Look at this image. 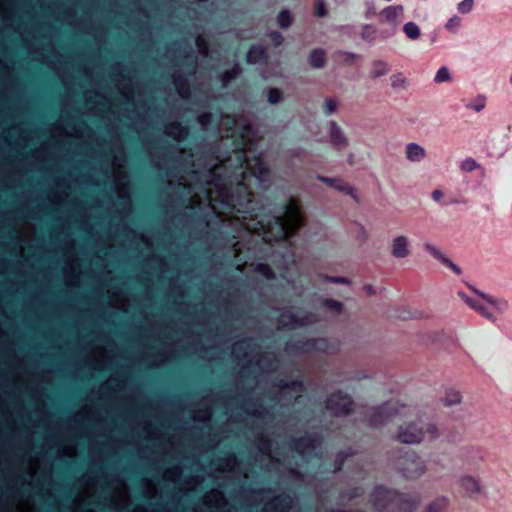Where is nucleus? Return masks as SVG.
<instances>
[{
    "label": "nucleus",
    "instance_id": "1",
    "mask_svg": "<svg viewBox=\"0 0 512 512\" xmlns=\"http://www.w3.org/2000/svg\"><path fill=\"white\" fill-rule=\"evenodd\" d=\"M256 129L250 123L241 126L232 155L209 169L206 199L221 223H228L238 233L247 231L262 236L266 243L286 241L305 225L306 216L299 199L291 196L282 215L275 222H263L254 213L256 203L251 180L265 182L270 171L261 156L249 158L258 142Z\"/></svg>",
    "mask_w": 512,
    "mask_h": 512
},
{
    "label": "nucleus",
    "instance_id": "2",
    "mask_svg": "<svg viewBox=\"0 0 512 512\" xmlns=\"http://www.w3.org/2000/svg\"><path fill=\"white\" fill-rule=\"evenodd\" d=\"M232 355L242 364V370L271 373L278 369L279 359L273 352H262L251 338H243L233 343Z\"/></svg>",
    "mask_w": 512,
    "mask_h": 512
},
{
    "label": "nucleus",
    "instance_id": "3",
    "mask_svg": "<svg viewBox=\"0 0 512 512\" xmlns=\"http://www.w3.org/2000/svg\"><path fill=\"white\" fill-rule=\"evenodd\" d=\"M370 501L377 512H412L419 504V499L408 498L382 486L375 487Z\"/></svg>",
    "mask_w": 512,
    "mask_h": 512
},
{
    "label": "nucleus",
    "instance_id": "4",
    "mask_svg": "<svg viewBox=\"0 0 512 512\" xmlns=\"http://www.w3.org/2000/svg\"><path fill=\"white\" fill-rule=\"evenodd\" d=\"M481 299L467 298L466 303L487 318H492L495 312L500 311L504 306L505 302L499 301L496 298L479 294Z\"/></svg>",
    "mask_w": 512,
    "mask_h": 512
},
{
    "label": "nucleus",
    "instance_id": "5",
    "mask_svg": "<svg viewBox=\"0 0 512 512\" xmlns=\"http://www.w3.org/2000/svg\"><path fill=\"white\" fill-rule=\"evenodd\" d=\"M325 408L335 416H346L353 411L354 403L350 396L338 391L327 398Z\"/></svg>",
    "mask_w": 512,
    "mask_h": 512
},
{
    "label": "nucleus",
    "instance_id": "6",
    "mask_svg": "<svg viewBox=\"0 0 512 512\" xmlns=\"http://www.w3.org/2000/svg\"><path fill=\"white\" fill-rule=\"evenodd\" d=\"M111 77L116 82L120 95L127 101L133 100L135 95L134 86L131 79L125 75L121 63H115L112 65Z\"/></svg>",
    "mask_w": 512,
    "mask_h": 512
},
{
    "label": "nucleus",
    "instance_id": "7",
    "mask_svg": "<svg viewBox=\"0 0 512 512\" xmlns=\"http://www.w3.org/2000/svg\"><path fill=\"white\" fill-rule=\"evenodd\" d=\"M55 189H51L47 194V200L54 206L63 205L70 196V184L66 177L59 176L54 179Z\"/></svg>",
    "mask_w": 512,
    "mask_h": 512
},
{
    "label": "nucleus",
    "instance_id": "8",
    "mask_svg": "<svg viewBox=\"0 0 512 512\" xmlns=\"http://www.w3.org/2000/svg\"><path fill=\"white\" fill-rule=\"evenodd\" d=\"M63 274L65 279V285L70 288H76L79 286L81 265L77 255H72L64 260Z\"/></svg>",
    "mask_w": 512,
    "mask_h": 512
},
{
    "label": "nucleus",
    "instance_id": "9",
    "mask_svg": "<svg viewBox=\"0 0 512 512\" xmlns=\"http://www.w3.org/2000/svg\"><path fill=\"white\" fill-rule=\"evenodd\" d=\"M116 485L113 488L111 503L116 509H124L131 503V493L127 482L121 478H115Z\"/></svg>",
    "mask_w": 512,
    "mask_h": 512
},
{
    "label": "nucleus",
    "instance_id": "10",
    "mask_svg": "<svg viewBox=\"0 0 512 512\" xmlns=\"http://www.w3.org/2000/svg\"><path fill=\"white\" fill-rule=\"evenodd\" d=\"M320 445L321 439L318 436L305 435L293 440L292 449L302 456H310Z\"/></svg>",
    "mask_w": 512,
    "mask_h": 512
},
{
    "label": "nucleus",
    "instance_id": "11",
    "mask_svg": "<svg viewBox=\"0 0 512 512\" xmlns=\"http://www.w3.org/2000/svg\"><path fill=\"white\" fill-rule=\"evenodd\" d=\"M315 321L316 316L313 314L306 315L300 319L291 311H285L278 318V327L282 329H294L297 326L308 325Z\"/></svg>",
    "mask_w": 512,
    "mask_h": 512
},
{
    "label": "nucleus",
    "instance_id": "12",
    "mask_svg": "<svg viewBox=\"0 0 512 512\" xmlns=\"http://www.w3.org/2000/svg\"><path fill=\"white\" fill-rule=\"evenodd\" d=\"M201 501L205 507L215 510H221L229 504L224 492L218 488L206 491L202 495Z\"/></svg>",
    "mask_w": 512,
    "mask_h": 512
},
{
    "label": "nucleus",
    "instance_id": "13",
    "mask_svg": "<svg viewBox=\"0 0 512 512\" xmlns=\"http://www.w3.org/2000/svg\"><path fill=\"white\" fill-rule=\"evenodd\" d=\"M87 364L96 370H102L104 365L110 361L108 350L103 345H95L85 357Z\"/></svg>",
    "mask_w": 512,
    "mask_h": 512
},
{
    "label": "nucleus",
    "instance_id": "14",
    "mask_svg": "<svg viewBox=\"0 0 512 512\" xmlns=\"http://www.w3.org/2000/svg\"><path fill=\"white\" fill-rule=\"evenodd\" d=\"M292 505V498L286 493H281L269 499L264 504L262 512H289Z\"/></svg>",
    "mask_w": 512,
    "mask_h": 512
},
{
    "label": "nucleus",
    "instance_id": "15",
    "mask_svg": "<svg viewBox=\"0 0 512 512\" xmlns=\"http://www.w3.org/2000/svg\"><path fill=\"white\" fill-rule=\"evenodd\" d=\"M279 396L280 398L286 399V400H294L297 401L304 392V385L301 381L294 380L291 382H284L283 380L280 381L279 385Z\"/></svg>",
    "mask_w": 512,
    "mask_h": 512
},
{
    "label": "nucleus",
    "instance_id": "16",
    "mask_svg": "<svg viewBox=\"0 0 512 512\" xmlns=\"http://www.w3.org/2000/svg\"><path fill=\"white\" fill-rule=\"evenodd\" d=\"M163 133L174 141L181 143L188 137L189 128L182 125L179 121H171L164 124Z\"/></svg>",
    "mask_w": 512,
    "mask_h": 512
},
{
    "label": "nucleus",
    "instance_id": "17",
    "mask_svg": "<svg viewBox=\"0 0 512 512\" xmlns=\"http://www.w3.org/2000/svg\"><path fill=\"white\" fill-rule=\"evenodd\" d=\"M424 437L422 429L416 428L414 424H409L405 427H400L397 439L403 443L413 444L419 443Z\"/></svg>",
    "mask_w": 512,
    "mask_h": 512
},
{
    "label": "nucleus",
    "instance_id": "18",
    "mask_svg": "<svg viewBox=\"0 0 512 512\" xmlns=\"http://www.w3.org/2000/svg\"><path fill=\"white\" fill-rule=\"evenodd\" d=\"M172 83L178 93V95L187 100L191 97V86L187 77L179 71H175L171 75Z\"/></svg>",
    "mask_w": 512,
    "mask_h": 512
},
{
    "label": "nucleus",
    "instance_id": "19",
    "mask_svg": "<svg viewBox=\"0 0 512 512\" xmlns=\"http://www.w3.org/2000/svg\"><path fill=\"white\" fill-rule=\"evenodd\" d=\"M109 305L117 310L127 312L130 306L128 296L121 290H108Z\"/></svg>",
    "mask_w": 512,
    "mask_h": 512
},
{
    "label": "nucleus",
    "instance_id": "20",
    "mask_svg": "<svg viewBox=\"0 0 512 512\" xmlns=\"http://www.w3.org/2000/svg\"><path fill=\"white\" fill-rule=\"evenodd\" d=\"M237 127L238 120L236 117L229 114L221 115L218 123V129L219 132L222 133V137H233L235 135Z\"/></svg>",
    "mask_w": 512,
    "mask_h": 512
},
{
    "label": "nucleus",
    "instance_id": "21",
    "mask_svg": "<svg viewBox=\"0 0 512 512\" xmlns=\"http://www.w3.org/2000/svg\"><path fill=\"white\" fill-rule=\"evenodd\" d=\"M239 464L238 457L234 453H229L218 459L216 470L221 473L234 472L238 469Z\"/></svg>",
    "mask_w": 512,
    "mask_h": 512
},
{
    "label": "nucleus",
    "instance_id": "22",
    "mask_svg": "<svg viewBox=\"0 0 512 512\" xmlns=\"http://www.w3.org/2000/svg\"><path fill=\"white\" fill-rule=\"evenodd\" d=\"M403 10L402 5L387 6L379 13V22L395 24L403 14Z\"/></svg>",
    "mask_w": 512,
    "mask_h": 512
},
{
    "label": "nucleus",
    "instance_id": "23",
    "mask_svg": "<svg viewBox=\"0 0 512 512\" xmlns=\"http://www.w3.org/2000/svg\"><path fill=\"white\" fill-rule=\"evenodd\" d=\"M125 158L115 156L112 160V177L113 181L128 179L127 169L125 167Z\"/></svg>",
    "mask_w": 512,
    "mask_h": 512
},
{
    "label": "nucleus",
    "instance_id": "24",
    "mask_svg": "<svg viewBox=\"0 0 512 512\" xmlns=\"http://www.w3.org/2000/svg\"><path fill=\"white\" fill-rule=\"evenodd\" d=\"M96 491V482L94 479H89L85 482V484L81 487L78 495L74 498V505H79L84 499L90 498L95 494Z\"/></svg>",
    "mask_w": 512,
    "mask_h": 512
},
{
    "label": "nucleus",
    "instance_id": "25",
    "mask_svg": "<svg viewBox=\"0 0 512 512\" xmlns=\"http://www.w3.org/2000/svg\"><path fill=\"white\" fill-rule=\"evenodd\" d=\"M57 455L59 457H66L69 459H74L78 455L77 444L72 441L60 442L57 445Z\"/></svg>",
    "mask_w": 512,
    "mask_h": 512
},
{
    "label": "nucleus",
    "instance_id": "26",
    "mask_svg": "<svg viewBox=\"0 0 512 512\" xmlns=\"http://www.w3.org/2000/svg\"><path fill=\"white\" fill-rule=\"evenodd\" d=\"M125 381L123 379L114 378L111 376L109 379L101 383L100 390L104 395L120 391L124 387Z\"/></svg>",
    "mask_w": 512,
    "mask_h": 512
},
{
    "label": "nucleus",
    "instance_id": "27",
    "mask_svg": "<svg viewBox=\"0 0 512 512\" xmlns=\"http://www.w3.org/2000/svg\"><path fill=\"white\" fill-rule=\"evenodd\" d=\"M320 180L327 185L334 187L338 190L345 191L349 195H351L353 198L356 199V190L352 187H350L345 181L341 179H334V178H327V177H320Z\"/></svg>",
    "mask_w": 512,
    "mask_h": 512
},
{
    "label": "nucleus",
    "instance_id": "28",
    "mask_svg": "<svg viewBox=\"0 0 512 512\" xmlns=\"http://www.w3.org/2000/svg\"><path fill=\"white\" fill-rule=\"evenodd\" d=\"M267 60L266 48L252 46L247 53V62L251 64L261 63Z\"/></svg>",
    "mask_w": 512,
    "mask_h": 512
},
{
    "label": "nucleus",
    "instance_id": "29",
    "mask_svg": "<svg viewBox=\"0 0 512 512\" xmlns=\"http://www.w3.org/2000/svg\"><path fill=\"white\" fill-rule=\"evenodd\" d=\"M116 195L119 199L130 201L131 187L128 179L113 181Z\"/></svg>",
    "mask_w": 512,
    "mask_h": 512
},
{
    "label": "nucleus",
    "instance_id": "30",
    "mask_svg": "<svg viewBox=\"0 0 512 512\" xmlns=\"http://www.w3.org/2000/svg\"><path fill=\"white\" fill-rule=\"evenodd\" d=\"M256 446L259 452L269 459H272V441L264 434H259L256 437Z\"/></svg>",
    "mask_w": 512,
    "mask_h": 512
},
{
    "label": "nucleus",
    "instance_id": "31",
    "mask_svg": "<svg viewBox=\"0 0 512 512\" xmlns=\"http://www.w3.org/2000/svg\"><path fill=\"white\" fill-rule=\"evenodd\" d=\"M191 417L195 422L208 423L213 417V408L210 405L196 408L192 411Z\"/></svg>",
    "mask_w": 512,
    "mask_h": 512
},
{
    "label": "nucleus",
    "instance_id": "32",
    "mask_svg": "<svg viewBox=\"0 0 512 512\" xmlns=\"http://www.w3.org/2000/svg\"><path fill=\"white\" fill-rule=\"evenodd\" d=\"M407 239L404 236H399L394 239L392 245V254L397 258H404L408 255Z\"/></svg>",
    "mask_w": 512,
    "mask_h": 512
},
{
    "label": "nucleus",
    "instance_id": "33",
    "mask_svg": "<svg viewBox=\"0 0 512 512\" xmlns=\"http://www.w3.org/2000/svg\"><path fill=\"white\" fill-rule=\"evenodd\" d=\"M74 419L75 421H78L79 419L100 421L101 417L93 407L85 405L74 414Z\"/></svg>",
    "mask_w": 512,
    "mask_h": 512
},
{
    "label": "nucleus",
    "instance_id": "34",
    "mask_svg": "<svg viewBox=\"0 0 512 512\" xmlns=\"http://www.w3.org/2000/svg\"><path fill=\"white\" fill-rule=\"evenodd\" d=\"M392 414L387 411L386 406L376 408L371 415L370 424L372 426L382 425L384 422L390 420Z\"/></svg>",
    "mask_w": 512,
    "mask_h": 512
},
{
    "label": "nucleus",
    "instance_id": "35",
    "mask_svg": "<svg viewBox=\"0 0 512 512\" xmlns=\"http://www.w3.org/2000/svg\"><path fill=\"white\" fill-rule=\"evenodd\" d=\"M330 141L337 149L347 146V139L334 122L331 123Z\"/></svg>",
    "mask_w": 512,
    "mask_h": 512
},
{
    "label": "nucleus",
    "instance_id": "36",
    "mask_svg": "<svg viewBox=\"0 0 512 512\" xmlns=\"http://www.w3.org/2000/svg\"><path fill=\"white\" fill-rule=\"evenodd\" d=\"M143 495L147 499H155L159 495L157 484L150 478H143L141 481Z\"/></svg>",
    "mask_w": 512,
    "mask_h": 512
},
{
    "label": "nucleus",
    "instance_id": "37",
    "mask_svg": "<svg viewBox=\"0 0 512 512\" xmlns=\"http://www.w3.org/2000/svg\"><path fill=\"white\" fill-rule=\"evenodd\" d=\"M308 62L313 68H322L326 63V53L322 49H314L311 51Z\"/></svg>",
    "mask_w": 512,
    "mask_h": 512
},
{
    "label": "nucleus",
    "instance_id": "38",
    "mask_svg": "<svg viewBox=\"0 0 512 512\" xmlns=\"http://www.w3.org/2000/svg\"><path fill=\"white\" fill-rule=\"evenodd\" d=\"M203 480L202 476L191 475L182 482L180 491L193 492L203 483Z\"/></svg>",
    "mask_w": 512,
    "mask_h": 512
},
{
    "label": "nucleus",
    "instance_id": "39",
    "mask_svg": "<svg viewBox=\"0 0 512 512\" xmlns=\"http://www.w3.org/2000/svg\"><path fill=\"white\" fill-rule=\"evenodd\" d=\"M183 474V469L180 465H173L164 470L162 479L167 482H177Z\"/></svg>",
    "mask_w": 512,
    "mask_h": 512
},
{
    "label": "nucleus",
    "instance_id": "40",
    "mask_svg": "<svg viewBox=\"0 0 512 512\" xmlns=\"http://www.w3.org/2000/svg\"><path fill=\"white\" fill-rule=\"evenodd\" d=\"M407 158L411 161H421L425 157V150L415 143H410L406 148Z\"/></svg>",
    "mask_w": 512,
    "mask_h": 512
},
{
    "label": "nucleus",
    "instance_id": "41",
    "mask_svg": "<svg viewBox=\"0 0 512 512\" xmlns=\"http://www.w3.org/2000/svg\"><path fill=\"white\" fill-rule=\"evenodd\" d=\"M51 137L55 140L62 141L64 138H69V131L61 123H54L50 127Z\"/></svg>",
    "mask_w": 512,
    "mask_h": 512
},
{
    "label": "nucleus",
    "instance_id": "42",
    "mask_svg": "<svg viewBox=\"0 0 512 512\" xmlns=\"http://www.w3.org/2000/svg\"><path fill=\"white\" fill-rule=\"evenodd\" d=\"M242 409L248 416L257 419H264L265 414L267 413L266 409L261 404L253 406L245 404L244 406H242Z\"/></svg>",
    "mask_w": 512,
    "mask_h": 512
},
{
    "label": "nucleus",
    "instance_id": "43",
    "mask_svg": "<svg viewBox=\"0 0 512 512\" xmlns=\"http://www.w3.org/2000/svg\"><path fill=\"white\" fill-rule=\"evenodd\" d=\"M241 68L238 65L233 66L231 69L226 70L221 75V81L223 86L228 85L233 79H235L240 73Z\"/></svg>",
    "mask_w": 512,
    "mask_h": 512
},
{
    "label": "nucleus",
    "instance_id": "44",
    "mask_svg": "<svg viewBox=\"0 0 512 512\" xmlns=\"http://www.w3.org/2000/svg\"><path fill=\"white\" fill-rule=\"evenodd\" d=\"M195 44L200 55L203 57L209 56V44L204 35H197L195 38Z\"/></svg>",
    "mask_w": 512,
    "mask_h": 512
},
{
    "label": "nucleus",
    "instance_id": "45",
    "mask_svg": "<svg viewBox=\"0 0 512 512\" xmlns=\"http://www.w3.org/2000/svg\"><path fill=\"white\" fill-rule=\"evenodd\" d=\"M387 71L388 69L386 62L378 60L373 63V68L370 72V76L371 78L375 79L385 75Z\"/></svg>",
    "mask_w": 512,
    "mask_h": 512
},
{
    "label": "nucleus",
    "instance_id": "46",
    "mask_svg": "<svg viewBox=\"0 0 512 512\" xmlns=\"http://www.w3.org/2000/svg\"><path fill=\"white\" fill-rule=\"evenodd\" d=\"M403 31L410 39H417L420 36V29L414 22H408L404 25Z\"/></svg>",
    "mask_w": 512,
    "mask_h": 512
},
{
    "label": "nucleus",
    "instance_id": "47",
    "mask_svg": "<svg viewBox=\"0 0 512 512\" xmlns=\"http://www.w3.org/2000/svg\"><path fill=\"white\" fill-rule=\"evenodd\" d=\"M75 250H76L75 239L69 238L64 241L63 246H62V252H63V255L65 256V259L68 257H71L72 255H76Z\"/></svg>",
    "mask_w": 512,
    "mask_h": 512
},
{
    "label": "nucleus",
    "instance_id": "48",
    "mask_svg": "<svg viewBox=\"0 0 512 512\" xmlns=\"http://www.w3.org/2000/svg\"><path fill=\"white\" fill-rule=\"evenodd\" d=\"M254 271L262 275L266 279H273L275 277L273 270L268 264L259 263L255 266Z\"/></svg>",
    "mask_w": 512,
    "mask_h": 512
},
{
    "label": "nucleus",
    "instance_id": "49",
    "mask_svg": "<svg viewBox=\"0 0 512 512\" xmlns=\"http://www.w3.org/2000/svg\"><path fill=\"white\" fill-rule=\"evenodd\" d=\"M448 506L446 498L436 499L432 504L429 505L426 512H442Z\"/></svg>",
    "mask_w": 512,
    "mask_h": 512
},
{
    "label": "nucleus",
    "instance_id": "50",
    "mask_svg": "<svg viewBox=\"0 0 512 512\" xmlns=\"http://www.w3.org/2000/svg\"><path fill=\"white\" fill-rule=\"evenodd\" d=\"M277 21L280 27H289L292 23V16L288 10H283L279 13Z\"/></svg>",
    "mask_w": 512,
    "mask_h": 512
},
{
    "label": "nucleus",
    "instance_id": "51",
    "mask_svg": "<svg viewBox=\"0 0 512 512\" xmlns=\"http://www.w3.org/2000/svg\"><path fill=\"white\" fill-rule=\"evenodd\" d=\"M151 358H153L151 365L158 367L163 365L168 360V354L164 351H158L157 353L151 354Z\"/></svg>",
    "mask_w": 512,
    "mask_h": 512
},
{
    "label": "nucleus",
    "instance_id": "52",
    "mask_svg": "<svg viewBox=\"0 0 512 512\" xmlns=\"http://www.w3.org/2000/svg\"><path fill=\"white\" fill-rule=\"evenodd\" d=\"M451 80V75L447 67L443 66L441 67L434 78V81L436 83H443V82H449Z\"/></svg>",
    "mask_w": 512,
    "mask_h": 512
},
{
    "label": "nucleus",
    "instance_id": "53",
    "mask_svg": "<svg viewBox=\"0 0 512 512\" xmlns=\"http://www.w3.org/2000/svg\"><path fill=\"white\" fill-rule=\"evenodd\" d=\"M486 105V99L484 96H478L475 100H473V102L471 103H468L466 105L467 108L469 109H472L476 112H479L481 111L482 109H484Z\"/></svg>",
    "mask_w": 512,
    "mask_h": 512
},
{
    "label": "nucleus",
    "instance_id": "54",
    "mask_svg": "<svg viewBox=\"0 0 512 512\" xmlns=\"http://www.w3.org/2000/svg\"><path fill=\"white\" fill-rule=\"evenodd\" d=\"M142 431L146 434V437L149 439H157L158 438L157 429L149 421H146L143 424Z\"/></svg>",
    "mask_w": 512,
    "mask_h": 512
},
{
    "label": "nucleus",
    "instance_id": "55",
    "mask_svg": "<svg viewBox=\"0 0 512 512\" xmlns=\"http://www.w3.org/2000/svg\"><path fill=\"white\" fill-rule=\"evenodd\" d=\"M197 121L203 129H206L209 125L212 124L213 115L210 112H203L198 115Z\"/></svg>",
    "mask_w": 512,
    "mask_h": 512
},
{
    "label": "nucleus",
    "instance_id": "56",
    "mask_svg": "<svg viewBox=\"0 0 512 512\" xmlns=\"http://www.w3.org/2000/svg\"><path fill=\"white\" fill-rule=\"evenodd\" d=\"M313 14L316 17H324L327 15L326 5L323 0H316L314 3Z\"/></svg>",
    "mask_w": 512,
    "mask_h": 512
},
{
    "label": "nucleus",
    "instance_id": "57",
    "mask_svg": "<svg viewBox=\"0 0 512 512\" xmlns=\"http://www.w3.org/2000/svg\"><path fill=\"white\" fill-rule=\"evenodd\" d=\"M87 128L85 123L75 124L72 127V131H69V138L80 139L83 137V130Z\"/></svg>",
    "mask_w": 512,
    "mask_h": 512
},
{
    "label": "nucleus",
    "instance_id": "58",
    "mask_svg": "<svg viewBox=\"0 0 512 512\" xmlns=\"http://www.w3.org/2000/svg\"><path fill=\"white\" fill-rule=\"evenodd\" d=\"M460 400H461L460 393L458 391H454V390L448 391L446 393V397L444 399L445 404H447V405L457 404L460 402Z\"/></svg>",
    "mask_w": 512,
    "mask_h": 512
},
{
    "label": "nucleus",
    "instance_id": "59",
    "mask_svg": "<svg viewBox=\"0 0 512 512\" xmlns=\"http://www.w3.org/2000/svg\"><path fill=\"white\" fill-rule=\"evenodd\" d=\"M282 93L278 88H270L267 93L268 101L271 104L278 103L281 99Z\"/></svg>",
    "mask_w": 512,
    "mask_h": 512
},
{
    "label": "nucleus",
    "instance_id": "60",
    "mask_svg": "<svg viewBox=\"0 0 512 512\" xmlns=\"http://www.w3.org/2000/svg\"><path fill=\"white\" fill-rule=\"evenodd\" d=\"M462 486L465 487L467 491H478L479 487L477 482L471 477H465L462 479Z\"/></svg>",
    "mask_w": 512,
    "mask_h": 512
},
{
    "label": "nucleus",
    "instance_id": "61",
    "mask_svg": "<svg viewBox=\"0 0 512 512\" xmlns=\"http://www.w3.org/2000/svg\"><path fill=\"white\" fill-rule=\"evenodd\" d=\"M201 204H202L201 196L197 193H194L189 198L187 207L190 209H196V208H200Z\"/></svg>",
    "mask_w": 512,
    "mask_h": 512
},
{
    "label": "nucleus",
    "instance_id": "62",
    "mask_svg": "<svg viewBox=\"0 0 512 512\" xmlns=\"http://www.w3.org/2000/svg\"><path fill=\"white\" fill-rule=\"evenodd\" d=\"M461 25V18L458 17V16H453L451 17L447 23H446V28L449 30V31H453L455 32L459 26Z\"/></svg>",
    "mask_w": 512,
    "mask_h": 512
},
{
    "label": "nucleus",
    "instance_id": "63",
    "mask_svg": "<svg viewBox=\"0 0 512 512\" xmlns=\"http://www.w3.org/2000/svg\"><path fill=\"white\" fill-rule=\"evenodd\" d=\"M474 5L473 0H463L458 4V11L462 14L469 13Z\"/></svg>",
    "mask_w": 512,
    "mask_h": 512
},
{
    "label": "nucleus",
    "instance_id": "64",
    "mask_svg": "<svg viewBox=\"0 0 512 512\" xmlns=\"http://www.w3.org/2000/svg\"><path fill=\"white\" fill-rule=\"evenodd\" d=\"M324 306L327 307L328 309H331V310L337 312V313H339L342 309V304L340 302L332 300V299L325 300Z\"/></svg>",
    "mask_w": 512,
    "mask_h": 512
}]
</instances>
